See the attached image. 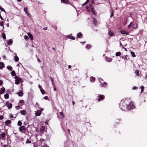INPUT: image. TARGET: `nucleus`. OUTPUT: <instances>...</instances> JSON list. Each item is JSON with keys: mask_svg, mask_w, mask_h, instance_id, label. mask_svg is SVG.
Returning a JSON list of instances; mask_svg holds the SVG:
<instances>
[{"mask_svg": "<svg viewBox=\"0 0 147 147\" xmlns=\"http://www.w3.org/2000/svg\"><path fill=\"white\" fill-rule=\"evenodd\" d=\"M15 83L16 84L18 85L20 83V82L21 81V79H20L17 76H16L15 77Z\"/></svg>", "mask_w": 147, "mask_h": 147, "instance_id": "4", "label": "nucleus"}, {"mask_svg": "<svg viewBox=\"0 0 147 147\" xmlns=\"http://www.w3.org/2000/svg\"><path fill=\"white\" fill-rule=\"evenodd\" d=\"M105 97V96L103 95H100L98 98L97 99L98 101H100L103 100Z\"/></svg>", "mask_w": 147, "mask_h": 147, "instance_id": "8", "label": "nucleus"}, {"mask_svg": "<svg viewBox=\"0 0 147 147\" xmlns=\"http://www.w3.org/2000/svg\"><path fill=\"white\" fill-rule=\"evenodd\" d=\"M0 18L1 19V20H3V18L1 16L0 14Z\"/></svg>", "mask_w": 147, "mask_h": 147, "instance_id": "59", "label": "nucleus"}, {"mask_svg": "<svg viewBox=\"0 0 147 147\" xmlns=\"http://www.w3.org/2000/svg\"><path fill=\"white\" fill-rule=\"evenodd\" d=\"M6 124H9L11 123V121L10 120H7L5 121Z\"/></svg>", "mask_w": 147, "mask_h": 147, "instance_id": "36", "label": "nucleus"}, {"mask_svg": "<svg viewBox=\"0 0 147 147\" xmlns=\"http://www.w3.org/2000/svg\"><path fill=\"white\" fill-rule=\"evenodd\" d=\"M7 68L10 71H11L12 70V68L11 66H7Z\"/></svg>", "mask_w": 147, "mask_h": 147, "instance_id": "30", "label": "nucleus"}, {"mask_svg": "<svg viewBox=\"0 0 147 147\" xmlns=\"http://www.w3.org/2000/svg\"><path fill=\"white\" fill-rule=\"evenodd\" d=\"M24 38L25 39L27 40L28 38V36L25 35L24 36Z\"/></svg>", "mask_w": 147, "mask_h": 147, "instance_id": "46", "label": "nucleus"}, {"mask_svg": "<svg viewBox=\"0 0 147 147\" xmlns=\"http://www.w3.org/2000/svg\"><path fill=\"white\" fill-rule=\"evenodd\" d=\"M0 136L2 138V139H3V138L5 136V133L3 132L1 134H0Z\"/></svg>", "mask_w": 147, "mask_h": 147, "instance_id": "20", "label": "nucleus"}, {"mask_svg": "<svg viewBox=\"0 0 147 147\" xmlns=\"http://www.w3.org/2000/svg\"><path fill=\"white\" fill-rule=\"evenodd\" d=\"M67 38H70L73 40H74L75 39V38L74 36H72L71 35H68L67 36Z\"/></svg>", "mask_w": 147, "mask_h": 147, "instance_id": "12", "label": "nucleus"}, {"mask_svg": "<svg viewBox=\"0 0 147 147\" xmlns=\"http://www.w3.org/2000/svg\"><path fill=\"white\" fill-rule=\"evenodd\" d=\"M51 82H52V85L53 86H54V83L53 80V79L52 78H51Z\"/></svg>", "mask_w": 147, "mask_h": 147, "instance_id": "42", "label": "nucleus"}, {"mask_svg": "<svg viewBox=\"0 0 147 147\" xmlns=\"http://www.w3.org/2000/svg\"><path fill=\"white\" fill-rule=\"evenodd\" d=\"M26 129V127L24 126H22L19 127V130L20 131H22L23 130H25Z\"/></svg>", "mask_w": 147, "mask_h": 147, "instance_id": "10", "label": "nucleus"}, {"mask_svg": "<svg viewBox=\"0 0 147 147\" xmlns=\"http://www.w3.org/2000/svg\"><path fill=\"white\" fill-rule=\"evenodd\" d=\"M16 109H19L20 107H19V106H17L16 107Z\"/></svg>", "mask_w": 147, "mask_h": 147, "instance_id": "58", "label": "nucleus"}, {"mask_svg": "<svg viewBox=\"0 0 147 147\" xmlns=\"http://www.w3.org/2000/svg\"><path fill=\"white\" fill-rule=\"evenodd\" d=\"M59 117L63 119L65 117V115H63V113L61 112H59Z\"/></svg>", "mask_w": 147, "mask_h": 147, "instance_id": "15", "label": "nucleus"}, {"mask_svg": "<svg viewBox=\"0 0 147 147\" xmlns=\"http://www.w3.org/2000/svg\"><path fill=\"white\" fill-rule=\"evenodd\" d=\"M96 21H97V20L96 19L94 18L93 19V24L94 25H96V26L97 24Z\"/></svg>", "mask_w": 147, "mask_h": 147, "instance_id": "28", "label": "nucleus"}, {"mask_svg": "<svg viewBox=\"0 0 147 147\" xmlns=\"http://www.w3.org/2000/svg\"><path fill=\"white\" fill-rule=\"evenodd\" d=\"M3 84V81L1 80H0V85H2Z\"/></svg>", "mask_w": 147, "mask_h": 147, "instance_id": "47", "label": "nucleus"}, {"mask_svg": "<svg viewBox=\"0 0 147 147\" xmlns=\"http://www.w3.org/2000/svg\"><path fill=\"white\" fill-rule=\"evenodd\" d=\"M43 111V109L42 108H41L40 110H38L37 111L36 113V116H40L41 114V112L42 111Z\"/></svg>", "mask_w": 147, "mask_h": 147, "instance_id": "5", "label": "nucleus"}, {"mask_svg": "<svg viewBox=\"0 0 147 147\" xmlns=\"http://www.w3.org/2000/svg\"><path fill=\"white\" fill-rule=\"evenodd\" d=\"M138 25L137 24H134L133 25V28L135 29H136L137 28Z\"/></svg>", "mask_w": 147, "mask_h": 147, "instance_id": "24", "label": "nucleus"}, {"mask_svg": "<svg viewBox=\"0 0 147 147\" xmlns=\"http://www.w3.org/2000/svg\"><path fill=\"white\" fill-rule=\"evenodd\" d=\"M17 93L18 94L19 96H23V93L21 91Z\"/></svg>", "mask_w": 147, "mask_h": 147, "instance_id": "22", "label": "nucleus"}, {"mask_svg": "<svg viewBox=\"0 0 147 147\" xmlns=\"http://www.w3.org/2000/svg\"><path fill=\"white\" fill-rule=\"evenodd\" d=\"M91 47H86V49H90Z\"/></svg>", "mask_w": 147, "mask_h": 147, "instance_id": "51", "label": "nucleus"}, {"mask_svg": "<svg viewBox=\"0 0 147 147\" xmlns=\"http://www.w3.org/2000/svg\"><path fill=\"white\" fill-rule=\"evenodd\" d=\"M81 42V43H84H84H86V42H85V41H84V42Z\"/></svg>", "mask_w": 147, "mask_h": 147, "instance_id": "64", "label": "nucleus"}, {"mask_svg": "<svg viewBox=\"0 0 147 147\" xmlns=\"http://www.w3.org/2000/svg\"><path fill=\"white\" fill-rule=\"evenodd\" d=\"M24 11L26 13L28 12L27 8L26 7L24 8Z\"/></svg>", "mask_w": 147, "mask_h": 147, "instance_id": "38", "label": "nucleus"}, {"mask_svg": "<svg viewBox=\"0 0 147 147\" xmlns=\"http://www.w3.org/2000/svg\"><path fill=\"white\" fill-rule=\"evenodd\" d=\"M138 88L136 86H134L132 90H136L138 89Z\"/></svg>", "mask_w": 147, "mask_h": 147, "instance_id": "48", "label": "nucleus"}, {"mask_svg": "<svg viewBox=\"0 0 147 147\" xmlns=\"http://www.w3.org/2000/svg\"><path fill=\"white\" fill-rule=\"evenodd\" d=\"M2 58L4 59H6V56H5V55H3L2 56Z\"/></svg>", "mask_w": 147, "mask_h": 147, "instance_id": "49", "label": "nucleus"}, {"mask_svg": "<svg viewBox=\"0 0 147 147\" xmlns=\"http://www.w3.org/2000/svg\"><path fill=\"white\" fill-rule=\"evenodd\" d=\"M109 35L111 36H112L114 34L113 32L111 30L109 31Z\"/></svg>", "mask_w": 147, "mask_h": 147, "instance_id": "26", "label": "nucleus"}, {"mask_svg": "<svg viewBox=\"0 0 147 147\" xmlns=\"http://www.w3.org/2000/svg\"><path fill=\"white\" fill-rule=\"evenodd\" d=\"M90 8L91 10L93 13L95 15L96 14V11L93 9V7H92V5H90Z\"/></svg>", "mask_w": 147, "mask_h": 147, "instance_id": "6", "label": "nucleus"}, {"mask_svg": "<svg viewBox=\"0 0 147 147\" xmlns=\"http://www.w3.org/2000/svg\"><path fill=\"white\" fill-rule=\"evenodd\" d=\"M140 88H141L142 90V89H144V87L143 86H140Z\"/></svg>", "mask_w": 147, "mask_h": 147, "instance_id": "53", "label": "nucleus"}, {"mask_svg": "<svg viewBox=\"0 0 147 147\" xmlns=\"http://www.w3.org/2000/svg\"><path fill=\"white\" fill-rule=\"evenodd\" d=\"M5 91V89L4 87H3L0 90V93L1 94L3 93Z\"/></svg>", "mask_w": 147, "mask_h": 147, "instance_id": "17", "label": "nucleus"}, {"mask_svg": "<svg viewBox=\"0 0 147 147\" xmlns=\"http://www.w3.org/2000/svg\"><path fill=\"white\" fill-rule=\"evenodd\" d=\"M31 142L29 140V139H27L26 142V143H30Z\"/></svg>", "mask_w": 147, "mask_h": 147, "instance_id": "40", "label": "nucleus"}, {"mask_svg": "<svg viewBox=\"0 0 147 147\" xmlns=\"http://www.w3.org/2000/svg\"><path fill=\"white\" fill-rule=\"evenodd\" d=\"M121 33L124 36L126 35L129 34V33L124 30H121Z\"/></svg>", "mask_w": 147, "mask_h": 147, "instance_id": "9", "label": "nucleus"}, {"mask_svg": "<svg viewBox=\"0 0 147 147\" xmlns=\"http://www.w3.org/2000/svg\"><path fill=\"white\" fill-rule=\"evenodd\" d=\"M3 118V116L2 115L0 116V120H2Z\"/></svg>", "mask_w": 147, "mask_h": 147, "instance_id": "50", "label": "nucleus"}, {"mask_svg": "<svg viewBox=\"0 0 147 147\" xmlns=\"http://www.w3.org/2000/svg\"><path fill=\"white\" fill-rule=\"evenodd\" d=\"M113 13L112 12L111 13V14L110 17H112L113 16Z\"/></svg>", "mask_w": 147, "mask_h": 147, "instance_id": "55", "label": "nucleus"}, {"mask_svg": "<svg viewBox=\"0 0 147 147\" xmlns=\"http://www.w3.org/2000/svg\"><path fill=\"white\" fill-rule=\"evenodd\" d=\"M68 67L69 68H71V66L70 65H69L68 66Z\"/></svg>", "mask_w": 147, "mask_h": 147, "instance_id": "63", "label": "nucleus"}, {"mask_svg": "<svg viewBox=\"0 0 147 147\" xmlns=\"http://www.w3.org/2000/svg\"><path fill=\"white\" fill-rule=\"evenodd\" d=\"M135 73L137 76H139V71L138 70H136L135 71Z\"/></svg>", "mask_w": 147, "mask_h": 147, "instance_id": "31", "label": "nucleus"}, {"mask_svg": "<svg viewBox=\"0 0 147 147\" xmlns=\"http://www.w3.org/2000/svg\"><path fill=\"white\" fill-rule=\"evenodd\" d=\"M40 90L42 94H44L45 93L44 90L43 89H41Z\"/></svg>", "mask_w": 147, "mask_h": 147, "instance_id": "43", "label": "nucleus"}, {"mask_svg": "<svg viewBox=\"0 0 147 147\" xmlns=\"http://www.w3.org/2000/svg\"><path fill=\"white\" fill-rule=\"evenodd\" d=\"M53 86L54 90L55 91H56V88H55V87L54 86H54Z\"/></svg>", "mask_w": 147, "mask_h": 147, "instance_id": "56", "label": "nucleus"}, {"mask_svg": "<svg viewBox=\"0 0 147 147\" xmlns=\"http://www.w3.org/2000/svg\"><path fill=\"white\" fill-rule=\"evenodd\" d=\"M2 37L4 39L6 38V35L4 33L2 34Z\"/></svg>", "mask_w": 147, "mask_h": 147, "instance_id": "41", "label": "nucleus"}, {"mask_svg": "<svg viewBox=\"0 0 147 147\" xmlns=\"http://www.w3.org/2000/svg\"><path fill=\"white\" fill-rule=\"evenodd\" d=\"M98 79L100 83L99 85L100 87L103 88L107 87V84L106 82H104L102 79L100 78H98Z\"/></svg>", "mask_w": 147, "mask_h": 147, "instance_id": "2", "label": "nucleus"}, {"mask_svg": "<svg viewBox=\"0 0 147 147\" xmlns=\"http://www.w3.org/2000/svg\"><path fill=\"white\" fill-rule=\"evenodd\" d=\"M131 54L133 57H136V55L134 52L132 51L131 52Z\"/></svg>", "mask_w": 147, "mask_h": 147, "instance_id": "35", "label": "nucleus"}, {"mask_svg": "<svg viewBox=\"0 0 147 147\" xmlns=\"http://www.w3.org/2000/svg\"><path fill=\"white\" fill-rule=\"evenodd\" d=\"M10 117L11 118H13V115L11 114L10 116Z\"/></svg>", "mask_w": 147, "mask_h": 147, "instance_id": "60", "label": "nucleus"}, {"mask_svg": "<svg viewBox=\"0 0 147 147\" xmlns=\"http://www.w3.org/2000/svg\"><path fill=\"white\" fill-rule=\"evenodd\" d=\"M18 125L19 126H21L22 125V122L20 121H18Z\"/></svg>", "mask_w": 147, "mask_h": 147, "instance_id": "37", "label": "nucleus"}, {"mask_svg": "<svg viewBox=\"0 0 147 147\" xmlns=\"http://www.w3.org/2000/svg\"><path fill=\"white\" fill-rule=\"evenodd\" d=\"M130 102V100L129 99H124L121 100L119 104V107L121 110L125 111L126 107L129 103Z\"/></svg>", "mask_w": 147, "mask_h": 147, "instance_id": "1", "label": "nucleus"}, {"mask_svg": "<svg viewBox=\"0 0 147 147\" xmlns=\"http://www.w3.org/2000/svg\"><path fill=\"white\" fill-rule=\"evenodd\" d=\"M9 97V95L7 94H6L4 95V98L5 99H7Z\"/></svg>", "mask_w": 147, "mask_h": 147, "instance_id": "29", "label": "nucleus"}, {"mask_svg": "<svg viewBox=\"0 0 147 147\" xmlns=\"http://www.w3.org/2000/svg\"><path fill=\"white\" fill-rule=\"evenodd\" d=\"M20 102L21 103H23L24 102V100H21L20 101Z\"/></svg>", "mask_w": 147, "mask_h": 147, "instance_id": "57", "label": "nucleus"}, {"mask_svg": "<svg viewBox=\"0 0 147 147\" xmlns=\"http://www.w3.org/2000/svg\"><path fill=\"white\" fill-rule=\"evenodd\" d=\"M0 9H1V10H2V11H4V12H5V10L3 8H2V7H1L0 6Z\"/></svg>", "mask_w": 147, "mask_h": 147, "instance_id": "44", "label": "nucleus"}, {"mask_svg": "<svg viewBox=\"0 0 147 147\" xmlns=\"http://www.w3.org/2000/svg\"><path fill=\"white\" fill-rule=\"evenodd\" d=\"M4 67L3 63L2 62H0V69H2Z\"/></svg>", "mask_w": 147, "mask_h": 147, "instance_id": "16", "label": "nucleus"}, {"mask_svg": "<svg viewBox=\"0 0 147 147\" xmlns=\"http://www.w3.org/2000/svg\"><path fill=\"white\" fill-rule=\"evenodd\" d=\"M82 36V34L81 32L78 33L77 34V36L78 38L81 37Z\"/></svg>", "mask_w": 147, "mask_h": 147, "instance_id": "27", "label": "nucleus"}, {"mask_svg": "<svg viewBox=\"0 0 147 147\" xmlns=\"http://www.w3.org/2000/svg\"><path fill=\"white\" fill-rule=\"evenodd\" d=\"M135 108V106L133 102L130 100V102L127 105L126 107V109L128 110H130Z\"/></svg>", "mask_w": 147, "mask_h": 147, "instance_id": "3", "label": "nucleus"}, {"mask_svg": "<svg viewBox=\"0 0 147 147\" xmlns=\"http://www.w3.org/2000/svg\"><path fill=\"white\" fill-rule=\"evenodd\" d=\"M12 39H9V40L8 41V42H7V45H11L12 44Z\"/></svg>", "mask_w": 147, "mask_h": 147, "instance_id": "19", "label": "nucleus"}, {"mask_svg": "<svg viewBox=\"0 0 147 147\" xmlns=\"http://www.w3.org/2000/svg\"><path fill=\"white\" fill-rule=\"evenodd\" d=\"M95 80V78L93 77H92L90 78V81L92 82H93Z\"/></svg>", "mask_w": 147, "mask_h": 147, "instance_id": "25", "label": "nucleus"}, {"mask_svg": "<svg viewBox=\"0 0 147 147\" xmlns=\"http://www.w3.org/2000/svg\"><path fill=\"white\" fill-rule=\"evenodd\" d=\"M6 105L7 107L9 109L11 108L12 107V104L9 102H7L6 103Z\"/></svg>", "mask_w": 147, "mask_h": 147, "instance_id": "7", "label": "nucleus"}, {"mask_svg": "<svg viewBox=\"0 0 147 147\" xmlns=\"http://www.w3.org/2000/svg\"><path fill=\"white\" fill-rule=\"evenodd\" d=\"M28 35L31 40H32L33 39V36L30 33H28Z\"/></svg>", "mask_w": 147, "mask_h": 147, "instance_id": "18", "label": "nucleus"}, {"mask_svg": "<svg viewBox=\"0 0 147 147\" xmlns=\"http://www.w3.org/2000/svg\"><path fill=\"white\" fill-rule=\"evenodd\" d=\"M26 13V14L30 18V15L28 13V12H27V13Z\"/></svg>", "mask_w": 147, "mask_h": 147, "instance_id": "54", "label": "nucleus"}, {"mask_svg": "<svg viewBox=\"0 0 147 147\" xmlns=\"http://www.w3.org/2000/svg\"><path fill=\"white\" fill-rule=\"evenodd\" d=\"M43 98L45 100H47L48 99V97L47 96H45Z\"/></svg>", "mask_w": 147, "mask_h": 147, "instance_id": "52", "label": "nucleus"}, {"mask_svg": "<svg viewBox=\"0 0 147 147\" xmlns=\"http://www.w3.org/2000/svg\"><path fill=\"white\" fill-rule=\"evenodd\" d=\"M4 22H3V21H1L0 22V26H3V28H4V26H3V25L4 24Z\"/></svg>", "mask_w": 147, "mask_h": 147, "instance_id": "32", "label": "nucleus"}, {"mask_svg": "<svg viewBox=\"0 0 147 147\" xmlns=\"http://www.w3.org/2000/svg\"><path fill=\"white\" fill-rule=\"evenodd\" d=\"M11 75L13 76H15L16 75L15 71H13L11 72Z\"/></svg>", "mask_w": 147, "mask_h": 147, "instance_id": "34", "label": "nucleus"}, {"mask_svg": "<svg viewBox=\"0 0 147 147\" xmlns=\"http://www.w3.org/2000/svg\"><path fill=\"white\" fill-rule=\"evenodd\" d=\"M45 127L44 126H42L40 128V133H42V134L43 131L45 130Z\"/></svg>", "mask_w": 147, "mask_h": 147, "instance_id": "14", "label": "nucleus"}, {"mask_svg": "<svg viewBox=\"0 0 147 147\" xmlns=\"http://www.w3.org/2000/svg\"><path fill=\"white\" fill-rule=\"evenodd\" d=\"M61 1L65 3H69V1L68 0H61Z\"/></svg>", "mask_w": 147, "mask_h": 147, "instance_id": "23", "label": "nucleus"}, {"mask_svg": "<svg viewBox=\"0 0 147 147\" xmlns=\"http://www.w3.org/2000/svg\"><path fill=\"white\" fill-rule=\"evenodd\" d=\"M105 60L109 62H111L112 60V59L109 58L107 57H105Z\"/></svg>", "mask_w": 147, "mask_h": 147, "instance_id": "11", "label": "nucleus"}, {"mask_svg": "<svg viewBox=\"0 0 147 147\" xmlns=\"http://www.w3.org/2000/svg\"><path fill=\"white\" fill-rule=\"evenodd\" d=\"M14 55H15V56L14 57V61L16 62H18L19 60V58L18 56L16 55V53H14Z\"/></svg>", "mask_w": 147, "mask_h": 147, "instance_id": "13", "label": "nucleus"}, {"mask_svg": "<svg viewBox=\"0 0 147 147\" xmlns=\"http://www.w3.org/2000/svg\"><path fill=\"white\" fill-rule=\"evenodd\" d=\"M38 87L40 88V90L41 89V86H40V85H38Z\"/></svg>", "mask_w": 147, "mask_h": 147, "instance_id": "62", "label": "nucleus"}, {"mask_svg": "<svg viewBox=\"0 0 147 147\" xmlns=\"http://www.w3.org/2000/svg\"><path fill=\"white\" fill-rule=\"evenodd\" d=\"M20 113L21 114L24 115H25L26 114V111L24 110L21 111H20Z\"/></svg>", "mask_w": 147, "mask_h": 147, "instance_id": "21", "label": "nucleus"}, {"mask_svg": "<svg viewBox=\"0 0 147 147\" xmlns=\"http://www.w3.org/2000/svg\"><path fill=\"white\" fill-rule=\"evenodd\" d=\"M89 2V0H87L85 2L82 4V5H85L86 3H88Z\"/></svg>", "mask_w": 147, "mask_h": 147, "instance_id": "45", "label": "nucleus"}, {"mask_svg": "<svg viewBox=\"0 0 147 147\" xmlns=\"http://www.w3.org/2000/svg\"><path fill=\"white\" fill-rule=\"evenodd\" d=\"M121 55V53L119 52H117L115 53V55L117 56H119Z\"/></svg>", "mask_w": 147, "mask_h": 147, "instance_id": "33", "label": "nucleus"}, {"mask_svg": "<svg viewBox=\"0 0 147 147\" xmlns=\"http://www.w3.org/2000/svg\"><path fill=\"white\" fill-rule=\"evenodd\" d=\"M132 22H130V24L128 26V28H130L131 27V25H132Z\"/></svg>", "mask_w": 147, "mask_h": 147, "instance_id": "39", "label": "nucleus"}, {"mask_svg": "<svg viewBox=\"0 0 147 147\" xmlns=\"http://www.w3.org/2000/svg\"><path fill=\"white\" fill-rule=\"evenodd\" d=\"M37 61L39 62H41L40 60V59L38 58L37 59Z\"/></svg>", "mask_w": 147, "mask_h": 147, "instance_id": "61", "label": "nucleus"}]
</instances>
